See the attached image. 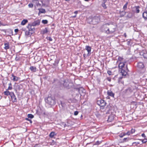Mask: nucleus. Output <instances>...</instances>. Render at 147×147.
Here are the masks:
<instances>
[{
  "label": "nucleus",
  "instance_id": "1",
  "mask_svg": "<svg viewBox=\"0 0 147 147\" xmlns=\"http://www.w3.org/2000/svg\"><path fill=\"white\" fill-rule=\"evenodd\" d=\"M110 24L109 23H107L102 25L100 28L101 31L107 34L113 33L115 32V29L113 28L112 30H110V28L108 26Z\"/></svg>",
  "mask_w": 147,
  "mask_h": 147
},
{
  "label": "nucleus",
  "instance_id": "2",
  "mask_svg": "<svg viewBox=\"0 0 147 147\" xmlns=\"http://www.w3.org/2000/svg\"><path fill=\"white\" fill-rule=\"evenodd\" d=\"M100 19L99 16H95L91 18H89L88 20V22L90 24H97L100 21Z\"/></svg>",
  "mask_w": 147,
  "mask_h": 147
},
{
  "label": "nucleus",
  "instance_id": "3",
  "mask_svg": "<svg viewBox=\"0 0 147 147\" xmlns=\"http://www.w3.org/2000/svg\"><path fill=\"white\" fill-rule=\"evenodd\" d=\"M45 100L46 103L52 106L55 105L56 103L55 98L53 97L48 96Z\"/></svg>",
  "mask_w": 147,
  "mask_h": 147
},
{
  "label": "nucleus",
  "instance_id": "4",
  "mask_svg": "<svg viewBox=\"0 0 147 147\" xmlns=\"http://www.w3.org/2000/svg\"><path fill=\"white\" fill-rule=\"evenodd\" d=\"M97 103L98 105L100 107V109H104V107L105 106L106 104V102L104 100L100 99V100H98L97 101Z\"/></svg>",
  "mask_w": 147,
  "mask_h": 147
},
{
  "label": "nucleus",
  "instance_id": "5",
  "mask_svg": "<svg viewBox=\"0 0 147 147\" xmlns=\"http://www.w3.org/2000/svg\"><path fill=\"white\" fill-rule=\"evenodd\" d=\"M60 85L65 88H68L69 86L68 81L67 80H61L60 82Z\"/></svg>",
  "mask_w": 147,
  "mask_h": 147
},
{
  "label": "nucleus",
  "instance_id": "6",
  "mask_svg": "<svg viewBox=\"0 0 147 147\" xmlns=\"http://www.w3.org/2000/svg\"><path fill=\"white\" fill-rule=\"evenodd\" d=\"M76 91L79 92V94H80L81 96H84L85 94V90L82 87L77 88L76 89Z\"/></svg>",
  "mask_w": 147,
  "mask_h": 147
},
{
  "label": "nucleus",
  "instance_id": "7",
  "mask_svg": "<svg viewBox=\"0 0 147 147\" xmlns=\"http://www.w3.org/2000/svg\"><path fill=\"white\" fill-rule=\"evenodd\" d=\"M27 28L28 29V30L30 32L31 34H32L34 32L35 28L31 24H28L27 26Z\"/></svg>",
  "mask_w": 147,
  "mask_h": 147
},
{
  "label": "nucleus",
  "instance_id": "8",
  "mask_svg": "<svg viewBox=\"0 0 147 147\" xmlns=\"http://www.w3.org/2000/svg\"><path fill=\"white\" fill-rule=\"evenodd\" d=\"M128 71H129V70L127 68V65L125 69H121V73L122 76H126L127 74V72Z\"/></svg>",
  "mask_w": 147,
  "mask_h": 147
},
{
  "label": "nucleus",
  "instance_id": "9",
  "mask_svg": "<svg viewBox=\"0 0 147 147\" xmlns=\"http://www.w3.org/2000/svg\"><path fill=\"white\" fill-rule=\"evenodd\" d=\"M10 96L11 99L12 101L13 102H17V98L13 92H11Z\"/></svg>",
  "mask_w": 147,
  "mask_h": 147
},
{
  "label": "nucleus",
  "instance_id": "10",
  "mask_svg": "<svg viewBox=\"0 0 147 147\" xmlns=\"http://www.w3.org/2000/svg\"><path fill=\"white\" fill-rule=\"evenodd\" d=\"M140 7L139 6H135L133 7V11L136 13H138L140 12L139 8Z\"/></svg>",
  "mask_w": 147,
  "mask_h": 147
},
{
  "label": "nucleus",
  "instance_id": "11",
  "mask_svg": "<svg viewBox=\"0 0 147 147\" xmlns=\"http://www.w3.org/2000/svg\"><path fill=\"white\" fill-rule=\"evenodd\" d=\"M40 23V20H37L34 21L32 23L31 25L34 27V26L39 25Z\"/></svg>",
  "mask_w": 147,
  "mask_h": 147
},
{
  "label": "nucleus",
  "instance_id": "12",
  "mask_svg": "<svg viewBox=\"0 0 147 147\" xmlns=\"http://www.w3.org/2000/svg\"><path fill=\"white\" fill-rule=\"evenodd\" d=\"M107 94L110 96L114 98V94L113 92L111 90H108L107 92Z\"/></svg>",
  "mask_w": 147,
  "mask_h": 147
},
{
  "label": "nucleus",
  "instance_id": "13",
  "mask_svg": "<svg viewBox=\"0 0 147 147\" xmlns=\"http://www.w3.org/2000/svg\"><path fill=\"white\" fill-rule=\"evenodd\" d=\"M137 67L140 68H143L144 67V65L142 62H139L138 63Z\"/></svg>",
  "mask_w": 147,
  "mask_h": 147
},
{
  "label": "nucleus",
  "instance_id": "14",
  "mask_svg": "<svg viewBox=\"0 0 147 147\" xmlns=\"http://www.w3.org/2000/svg\"><path fill=\"white\" fill-rule=\"evenodd\" d=\"M11 76L12 77H13V78L12 79L11 78V79L14 81H17L20 79V78L15 76L14 74H11Z\"/></svg>",
  "mask_w": 147,
  "mask_h": 147
},
{
  "label": "nucleus",
  "instance_id": "15",
  "mask_svg": "<svg viewBox=\"0 0 147 147\" xmlns=\"http://www.w3.org/2000/svg\"><path fill=\"white\" fill-rule=\"evenodd\" d=\"M133 16L132 13L131 12H129L128 14L125 16V17L127 19H128L132 18Z\"/></svg>",
  "mask_w": 147,
  "mask_h": 147
},
{
  "label": "nucleus",
  "instance_id": "16",
  "mask_svg": "<svg viewBox=\"0 0 147 147\" xmlns=\"http://www.w3.org/2000/svg\"><path fill=\"white\" fill-rule=\"evenodd\" d=\"M126 12L123 10V11H120L119 14H120V17H122L125 14Z\"/></svg>",
  "mask_w": 147,
  "mask_h": 147
},
{
  "label": "nucleus",
  "instance_id": "17",
  "mask_svg": "<svg viewBox=\"0 0 147 147\" xmlns=\"http://www.w3.org/2000/svg\"><path fill=\"white\" fill-rule=\"evenodd\" d=\"M30 69L31 71L33 72H36V67L33 66H31L30 67Z\"/></svg>",
  "mask_w": 147,
  "mask_h": 147
},
{
  "label": "nucleus",
  "instance_id": "18",
  "mask_svg": "<svg viewBox=\"0 0 147 147\" xmlns=\"http://www.w3.org/2000/svg\"><path fill=\"white\" fill-rule=\"evenodd\" d=\"M5 47H4V49L7 50L8 49H9V43L8 42H7L6 43H5L4 44Z\"/></svg>",
  "mask_w": 147,
  "mask_h": 147
},
{
  "label": "nucleus",
  "instance_id": "19",
  "mask_svg": "<svg viewBox=\"0 0 147 147\" xmlns=\"http://www.w3.org/2000/svg\"><path fill=\"white\" fill-rule=\"evenodd\" d=\"M125 64L124 63L120 62L119 65V68L121 69H123L122 68L124 67L125 65Z\"/></svg>",
  "mask_w": 147,
  "mask_h": 147
},
{
  "label": "nucleus",
  "instance_id": "20",
  "mask_svg": "<svg viewBox=\"0 0 147 147\" xmlns=\"http://www.w3.org/2000/svg\"><path fill=\"white\" fill-rule=\"evenodd\" d=\"M88 53H89L91 52V48L88 46H86L85 47Z\"/></svg>",
  "mask_w": 147,
  "mask_h": 147
},
{
  "label": "nucleus",
  "instance_id": "21",
  "mask_svg": "<svg viewBox=\"0 0 147 147\" xmlns=\"http://www.w3.org/2000/svg\"><path fill=\"white\" fill-rule=\"evenodd\" d=\"M39 13H46V11L45 9H39Z\"/></svg>",
  "mask_w": 147,
  "mask_h": 147
},
{
  "label": "nucleus",
  "instance_id": "22",
  "mask_svg": "<svg viewBox=\"0 0 147 147\" xmlns=\"http://www.w3.org/2000/svg\"><path fill=\"white\" fill-rule=\"evenodd\" d=\"M32 34L31 32L29 30L26 31L25 32V35L28 37L31 36Z\"/></svg>",
  "mask_w": 147,
  "mask_h": 147
},
{
  "label": "nucleus",
  "instance_id": "23",
  "mask_svg": "<svg viewBox=\"0 0 147 147\" xmlns=\"http://www.w3.org/2000/svg\"><path fill=\"white\" fill-rule=\"evenodd\" d=\"M28 22V20L26 19H24L21 22V24L24 25Z\"/></svg>",
  "mask_w": 147,
  "mask_h": 147
},
{
  "label": "nucleus",
  "instance_id": "24",
  "mask_svg": "<svg viewBox=\"0 0 147 147\" xmlns=\"http://www.w3.org/2000/svg\"><path fill=\"white\" fill-rule=\"evenodd\" d=\"M143 18L145 19H147V11L144 12L142 14Z\"/></svg>",
  "mask_w": 147,
  "mask_h": 147
},
{
  "label": "nucleus",
  "instance_id": "25",
  "mask_svg": "<svg viewBox=\"0 0 147 147\" xmlns=\"http://www.w3.org/2000/svg\"><path fill=\"white\" fill-rule=\"evenodd\" d=\"M33 2L35 3L37 6L41 5V4L39 3L38 0H33Z\"/></svg>",
  "mask_w": 147,
  "mask_h": 147
},
{
  "label": "nucleus",
  "instance_id": "26",
  "mask_svg": "<svg viewBox=\"0 0 147 147\" xmlns=\"http://www.w3.org/2000/svg\"><path fill=\"white\" fill-rule=\"evenodd\" d=\"M123 78L122 77H120L119 78L118 82L119 83H121L122 84H123L124 82L123 81L121 80Z\"/></svg>",
  "mask_w": 147,
  "mask_h": 147
},
{
  "label": "nucleus",
  "instance_id": "27",
  "mask_svg": "<svg viewBox=\"0 0 147 147\" xmlns=\"http://www.w3.org/2000/svg\"><path fill=\"white\" fill-rule=\"evenodd\" d=\"M11 92H10L9 91H7V90L4 92V94L5 95H6V96H8V95H9L10 96V95L11 94Z\"/></svg>",
  "mask_w": 147,
  "mask_h": 147
},
{
  "label": "nucleus",
  "instance_id": "28",
  "mask_svg": "<svg viewBox=\"0 0 147 147\" xmlns=\"http://www.w3.org/2000/svg\"><path fill=\"white\" fill-rule=\"evenodd\" d=\"M55 133L54 132H51L49 135V136L50 138H53L55 135Z\"/></svg>",
  "mask_w": 147,
  "mask_h": 147
},
{
  "label": "nucleus",
  "instance_id": "29",
  "mask_svg": "<svg viewBox=\"0 0 147 147\" xmlns=\"http://www.w3.org/2000/svg\"><path fill=\"white\" fill-rule=\"evenodd\" d=\"M9 86L7 90H11L12 89V85L11 83H10L8 84Z\"/></svg>",
  "mask_w": 147,
  "mask_h": 147
},
{
  "label": "nucleus",
  "instance_id": "30",
  "mask_svg": "<svg viewBox=\"0 0 147 147\" xmlns=\"http://www.w3.org/2000/svg\"><path fill=\"white\" fill-rule=\"evenodd\" d=\"M21 85L16 86V90H20L22 89V88L21 87Z\"/></svg>",
  "mask_w": 147,
  "mask_h": 147
},
{
  "label": "nucleus",
  "instance_id": "31",
  "mask_svg": "<svg viewBox=\"0 0 147 147\" xmlns=\"http://www.w3.org/2000/svg\"><path fill=\"white\" fill-rule=\"evenodd\" d=\"M48 32V29L47 28H45V29L42 31V34H44L47 33Z\"/></svg>",
  "mask_w": 147,
  "mask_h": 147
},
{
  "label": "nucleus",
  "instance_id": "32",
  "mask_svg": "<svg viewBox=\"0 0 147 147\" xmlns=\"http://www.w3.org/2000/svg\"><path fill=\"white\" fill-rule=\"evenodd\" d=\"M113 119V118L112 116H110L108 118V121L109 122H111L112 121V120Z\"/></svg>",
  "mask_w": 147,
  "mask_h": 147
},
{
  "label": "nucleus",
  "instance_id": "33",
  "mask_svg": "<svg viewBox=\"0 0 147 147\" xmlns=\"http://www.w3.org/2000/svg\"><path fill=\"white\" fill-rule=\"evenodd\" d=\"M128 2H127L123 6V10L124 11H125L126 10V8H127V6L128 4Z\"/></svg>",
  "mask_w": 147,
  "mask_h": 147
},
{
  "label": "nucleus",
  "instance_id": "34",
  "mask_svg": "<svg viewBox=\"0 0 147 147\" xmlns=\"http://www.w3.org/2000/svg\"><path fill=\"white\" fill-rule=\"evenodd\" d=\"M28 118L30 119H32L34 118V116L32 114H28Z\"/></svg>",
  "mask_w": 147,
  "mask_h": 147
},
{
  "label": "nucleus",
  "instance_id": "35",
  "mask_svg": "<svg viewBox=\"0 0 147 147\" xmlns=\"http://www.w3.org/2000/svg\"><path fill=\"white\" fill-rule=\"evenodd\" d=\"M139 140H140L142 142V143L146 144V143L147 142V140H145V139L144 140H143V139H139Z\"/></svg>",
  "mask_w": 147,
  "mask_h": 147
},
{
  "label": "nucleus",
  "instance_id": "36",
  "mask_svg": "<svg viewBox=\"0 0 147 147\" xmlns=\"http://www.w3.org/2000/svg\"><path fill=\"white\" fill-rule=\"evenodd\" d=\"M48 21L47 20H42V22L44 24H46L48 23Z\"/></svg>",
  "mask_w": 147,
  "mask_h": 147
},
{
  "label": "nucleus",
  "instance_id": "37",
  "mask_svg": "<svg viewBox=\"0 0 147 147\" xmlns=\"http://www.w3.org/2000/svg\"><path fill=\"white\" fill-rule=\"evenodd\" d=\"M109 28H110V30H112L113 28L115 30V28L114 27V26L113 25H111L110 26Z\"/></svg>",
  "mask_w": 147,
  "mask_h": 147
},
{
  "label": "nucleus",
  "instance_id": "38",
  "mask_svg": "<svg viewBox=\"0 0 147 147\" xmlns=\"http://www.w3.org/2000/svg\"><path fill=\"white\" fill-rule=\"evenodd\" d=\"M125 135V133H122L120 134L119 136L120 138H122Z\"/></svg>",
  "mask_w": 147,
  "mask_h": 147
},
{
  "label": "nucleus",
  "instance_id": "39",
  "mask_svg": "<svg viewBox=\"0 0 147 147\" xmlns=\"http://www.w3.org/2000/svg\"><path fill=\"white\" fill-rule=\"evenodd\" d=\"M75 88L74 89V92L75 93H76V95H79V92H77V91H76V88Z\"/></svg>",
  "mask_w": 147,
  "mask_h": 147
},
{
  "label": "nucleus",
  "instance_id": "40",
  "mask_svg": "<svg viewBox=\"0 0 147 147\" xmlns=\"http://www.w3.org/2000/svg\"><path fill=\"white\" fill-rule=\"evenodd\" d=\"M28 6L30 8H32L33 7V5L32 3H30L28 4Z\"/></svg>",
  "mask_w": 147,
  "mask_h": 147
},
{
  "label": "nucleus",
  "instance_id": "41",
  "mask_svg": "<svg viewBox=\"0 0 147 147\" xmlns=\"http://www.w3.org/2000/svg\"><path fill=\"white\" fill-rule=\"evenodd\" d=\"M127 138H124L122 140V142H127Z\"/></svg>",
  "mask_w": 147,
  "mask_h": 147
},
{
  "label": "nucleus",
  "instance_id": "42",
  "mask_svg": "<svg viewBox=\"0 0 147 147\" xmlns=\"http://www.w3.org/2000/svg\"><path fill=\"white\" fill-rule=\"evenodd\" d=\"M47 40H49V41H52L53 40L52 39L51 37H47Z\"/></svg>",
  "mask_w": 147,
  "mask_h": 147
},
{
  "label": "nucleus",
  "instance_id": "43",
  "mask_svg": "<svg viewBox=\"0 0 147 147\" xmlns=\"http://www.w3.org/2000/svg\"><path fill=\"white\" fill-rule=\"evenodd\" d=\"M135 129H131V131H130V132H131V134H132L134 133L135 132Z\"/></svg>",
  "mask_w": 147,
  "mask_h": 147
},
{
  "label": "nucleus",
  "instance_id": "44",
  "mask_svg": "<svg viewBox=\"0 0 147 147\" xmlns=\"http://www.w3.org/2000/svg\"><path fill=\"white\" fill-rule=\"evenodd\" d=\"M143 56L144 58L146 59L147 58V53H144L143 55Z\"/></svg>",
  "mask_w": 147,
  "mask_h": 147
},
{
  "label": "nucleus",
  "instance_id": "45",
  "mask_svg": "<svg viewBox=\"0 0 147 147\" xmlns=\"http://www.w3.org/2000/svg\"><path fill=\"white\" fill-rule=\"evenodd\" d=\"M125 135H130V134H131V132H130V131H127V133H125Z\"/></svg>",
  "mask_w": 147,
  "mask_h": 147
},
{
  "label": "nucleus",
  "instance_id": "46",
  "mask_svg": "<svg viewBox=\"0 0 147 147\" xmlns=\"http://www.w3.org/2000/svg\"><path fill=\"white\" fill-rule=\"evenodd\" d=\"M25 119L26 120H28L30 121V123H32V121L30 119H29L28 118H26Z\"/></svg>",
  "mask_w": 147,
  "mask_h": 147
},
{
  "label": "nucleus",
  "instance_id": "47",
  "mask_svg": "<svg viewBox=\"0 0 147 147\" xmlns=\"http://www.w3.org/2000/svg\"><path fill=\"white\" fill-rule=\"evenodd\" d=\"M107 74L109 75H110L111 74L112 72L111 71L108 70L107 72Z\"/></svg>",
  "mask_w": 147,
  "mask_h": 147
},
{
  "label": "nucleus",
  "instance_id": "48",
  "mask_svg": "<svg viewBox=\"0 0 147 147\" xmlns=\"http://www.w3.org/2000/svg\"><path fill=\"white\" fill-rule=\"evenodd\" d=\"M78 112L77 111H76L74 112V115H77L78 114Z\"/></svg>",
  "mask_w": 147,
  "mask_h": 147
},
{
  "label": "nucleus",
  "instance_id": "49",
  "mask_svg": "<svg viewBox=\"0 0 147 147\" xmlns=\"http://www.w3.org/2000/svg\"><path fill=\"white\" fill-rule=\"evenodd\" d=\"M107 80L110 82L111 80V78L110 77H107Z\"/></svg>",
  "mask_w": 147,
  "mask_h": 147
},
{
  "label": "nucleus",
  "instance_id": "50",
  "mask_svg": "<svg viewBox=\"0 0 147 147\" xmlns=\"http://www.w3.org/2000/svg\"><path fill=\"white\" fill-rule=\"evenodd\" d=\"M46 3H49L50 0H44Z\"/></svg>",
  "mask_w": 147,
  "mask_h": 147
},
{
  "label": "nucleus",
  "instance_id": "51",
  "mask_svg": "<svg viewBox=\"0 0 147 147\" xmlns=\"http://www.w3.org/2000/svg\"><path fill=\"white\" fill-rule=\"evenodd\" d=\"M7 82H6V81H5V82L4 81L3 83V85L4 86V87H5L6 86V84H7Z\"/></svg>",
  "mask_w": 147,
  "mask_h": 147
},
{
  "label": "nucleus",
  "instance_id": "52",
  "mask_svg": "<svg viewBox=\"0 0 147 147\" xmlns=\"http://www.w3.org/2000/svg\"><path fill=\"white\" fill-rule=\"evenodd\" d=\"M118 59L119 61H121L123 59V58L122 57H119Z\"/></svg>",
  "mask_w": 147,
  "mask_h": 147
},
{
  "label": "nucleus",
  "instance_id": "53",
  "mask_svg": "<svg viewBox=\"0 0 147 147\" xmlns=\"http://www.w3.org/2000/svg\"><path fill=\"white\" fill-rule=\"evenodd\" d=\"M102 6H103V7L105 8V9H106V5L105 4V3H104V4H102Z\"/></svg>",
  "mask_w": 147,
  "mask_h": 147
},
{
  "label": "nucleus",
  "instance_id": "54",
  "mask_svg": "<svg viewBox=\"0 0 147 147\" xmlns=\"http://www.w3.org/2000/svg\"><path fill=\"white\" fill-rule=\"evenodd\" d=\"M133 144H135L136 145H137L138 144H140V143L139 142H134Z\"/></svg>",
  "mask_w": 147,
  "mask_h": 147
},
{
  "label": "nucleus",
  "instance_id": "55",
  "mask_svg": "<svg viewBox=\"0 0 147 147\" xmlns=\"http://www.w3.org/2000/svg\"><path fill=\"white\" fill-rule=\"evenodd\" d=\"M59 62V60H56L55 61V63H56L57 64H58Z\"/></svg>",
  "mask_w": 147,
  "mask_h": 147
},
{
  "label": "nucleus",
  "instance_id": "56",
  "mask_svg": "<svg viewBox=\"0 0 147 147\" xmlns=\"http://www.w3.org/2000/svg\"><path fill=\"white\" fill-rule=\"evenodd\" d=\"M19 30L18 29H15L14 31L15 32L17 33L18 32Z\"/></svg>",
  "mask_w": 147,
  "mask_h": 147
},
{
  "label": "nucleus",
  "instance_id": "57",
  "mask_svg": "<svg viewBox=\"0 0 147 147\" xmlns=\"http://www.w3.org/2000/svg\"><path fill=\"white\" fill-rule=\"evenodd\" d=\"M142 136L144 138H145L146 137V136H145L144 134L143 133L142 134Z\"/></svg>",
  "mask_w": 147,
  "mask_h": 147
},
{
  "label": "nucleus",
  "instance_id": "58",
  "mask_svg": "<svg viewBox=\"0 0 147 147\" xmlns=\"http://www.w3.org/2000/svg\"><path fill=\"white\" fill-rule=\"evenodd\" d=\"M100 143V142L98 141L96 142V145H98Z\"/></svg>",
  "mask_w": 147,
  "mask_h": 147
},
{
  "label": "nucleus",
  "instance_id": "59",
  "mask_svg": "<svg viewBox=\"0 0 147 147\" xmlns=\"http://www.w3.org/2000/svg\"><path fill=\"white\" fill-rule=\"evenodd\" d=\"M5 26V25H3L1 23V22L0 21V26Z\"/></svg>",
  "mask_w": 147,
  "mask_h": 147
},
{
  "label": "nucleus",
  "instance_id": "60",
  "mask_svg": "<svg viewBox=\"0 0 147 147\" xmlns=\"http://www.w3.org/2000/svg\"><path fill=\"white\" fill-rule=\"evenodd\" d=\"M78 13V11H75L74 13H75V14H77Z\"/></svg>",
  "mask_w": 147,
  "mask_h": 147
},
{
  "label": "nucleus",
  "instance_id": "61",
  "mask_svg": "<svg viewBox=\"0 0 147 147\" xmlns=\"http://www.w3.org/2000/svg\"><path fill=\"white\" fill-rule=\"evenodd\" d=\"M107 0H103V1L104 2V3H105L106 2Z\"/></svg>",
  "mask_w": 147,
  "mask_h": 147
},
{
  "label": "nucleus",
  "instance_id": "62",
  "mask_svg": "<svg viewBox=\"0 0 147 147\" xmlns=\"http://www.w3.org/2000/svg\"><path fill=\"white\" fill-rule=\"evenodd\" d=\"M17 57H16V58H15V60L16 61H18V59H17Z\"/></svg>",
  "mask_w": 147,
  "mask_h": 147
},
{
  "label": "nucleus",
  "instance_id": "63",
  "mask_svg": "<svg viewBox=\"0 0 147 147\" xmlns=\"http://www.w3.org/2000/svg\"><path fill=\"white\" fill-rule=\"evenodd\" d=\"M124 36H125V37H126V33H125L124 34Z\"/></svg>",
  "mask_w": 147,
  "mask_h": 147
},
{
  "label": "nucleus",
  "instance_id": "64",
  "mask_svg": "<svg viewBox=\"0 0 147 147\" xmlns=\"http://www.w3.org/2000/svg\"><path fill=\"white\" fill-rule=\"evenodd\" d=\"M76 15H75V16H73V17L74 18H75V17H76Z\"/></svg>",
  "mask_w": 147,
  "mask_h": 147
}]
</instances>
